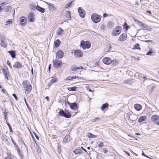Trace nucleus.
<instances>
[{"mask_svg":"<svg viewBox=\"0 0 159 159\" xmlns=\"http://www.w3.org/2000/svg\"><path fill=\"white\" fill-rule=\"evenodd\" d=\"M22 85L26 94H29L32 89V86L30 84V82L27 80H24L23 81Z\"/></svg>","mask_w":159,"mask_h":159,"instance_id":"nucleus-1","label":"nucleus"},{"mask_svg":"<svg viewBox=\"0 0 159 159\" xmlns=\"http://www.w3.org/2000/svg\"><path fill=\"white\" fill-rule=\"evenodd\" d=\"M102 16L97 13H93L91 15V19L93 22L97 23L100 21Z\"/></svg>","mask_w":159,"mask_h":159,"instance_id":"nucleus-2","label":"nucleus"},{"mask_svg":"<svg viewBox=\"0 0 159 159\" xmlns=\"http://www.w3.org/2000/svg\"><path fill=\"white\" fill-rule=\"evenodd\" d=\"M59 114L60 116L67 118H70L71 116V114L67 110L64 111L61 109L59 112Z\"/></svg>","mask_w":159,"mask_h":159,"instance_id":"nucleus-3","label":"nucleus"},{"mask_svg":"<svg viewBox=\"0 0 159 159\" xmlns=\"http://www.w3.org/2000/svg\"><path fill=\"white\" fill-rule=\"evenodd\" d=\"M80 46L84 50L89 49L91 47V43L89 41L85 42L84 40H82L81 42Z\"/></svg>","mask_w":159,"mask_h":159,"instance_id":"nucleus-4","label":"nucleus"},{"mask_svg":"<svg viewBox=\"0 0 159 159\" xmlns=\"http://www.w3.org/2000/svg\"><path fill=\"white\" fill-rule=\"evenodd\" d=\"M53 66L56 68H60L62 66V63L61 61L58 60H53Z\"/></svg>","mask_w":159,"mask_h":159,"instance_id":"nucleus-5","label":"nucleus"},{"mask_svg":"<svg viewBox=\"0 0 159 159\" xmlns=\"http://www.w3.org/2000/svg\"><path fill=\"white\" fill-rule=\"evenodd\" d=\"M121 32V27L120 26H117L115 30H114L112 33V35L116 36L119 35Z\"/></svg>","mask_w":159,"mask_h":159,"instance_id":"nucleus-6","label":"nucleus"},{"mask_svg":"<svg viewBox=\"0 0 159 159\" xmlns=\"http://www.w3.org/2000/svg\"><path fill=\"white\" fill-rule=\"evenodd\" d=\"M74 54L75 57L77 58H80L83 56V53L82 51L79 49L75 50H74Z\"/></svg>","mask_w":159,"mask_h":159,"instance_id":"nucleus-7","label":"nucleus"},{"mask_svg":"<svg viewBox=\"0 0 159 159\" xmlns=\"http://www.w3.org/2000/svg\"><path fill=\"white\" fill-rule=\"evenodd\" d=\"M151 119L153 122L158 125H159V116L155 115H152Z\"/></svg>","mask_w":159,"mask_h":159,"instance_id":"nucleus-8","label":"nucleus"},{"mask_svg":"<svg viewBox=\"0 0 159 159\" xmlns=\"http://www.w3.org/2000/svg\"><path fill=\"white\" fill-rule=\"evenodd\" d=\"M78 11L80 16L81 18H84L85 17V12L83 9L80 7L78 8Z\"/></svg>","mask_w":159,"mask_h":159,"instance_id":"nucleus-9","label":"nucleus"},{"mask_svg":"<svg viewBox=\"0 0 159 159\" xmlns=\"http://www.w3.org/2000/svg\"><path fill=\"white\" fill-rule=\"evenodd\" d=\"M35 15L33 12H31L29 14L28 16V20L31 22H33L34 21V18Z\"/></svg>","mask_w":159,"mask_h":159,"instance_id":"nucleus-10","label":"nucleus"},{"mask_svg":"<svg viewBox=\"0 0 159 159\" xmlns=\"http://www.w3.org/2000/svg\"><path fill=\"white\" fill-rule=\"evenodd\" d=\"M64 54V53L62 50H59L56 53V58L57 59H61L63 57Z\"/></svg>","mask_w":159,"mask_h":159,"instance_id":"nucleus-11","label":"nucleus"},{"mask_svg":"<svg viewBox=\"0 0 159 159\" xmlns=\"http://www.w3.org/2000/svg\"><path fill=\"white\" fill-rule=\"evenodd\" d=\"M127 38V34L125 33H124L120 35L118 39L119 41L122 42L125 40Z\"/></svg>","mask_w":159,"mask_h":159,"instance_id":"nucleus-12","label":"nucleus"},{"mask_svg":"<svg viewBox=\"0 0 159 159\" xmlns=\"http://www.w3.org/2000/svg\"><path fill=\"white\" fill-rule=\"evenodd\" d=\"M102 62L104 64L108 65L111 64V60L109 57H105L103 59Z\"/></svg>","mask_w":159,"mask_h":159,"instance_id":"nucleus-13","label":"nucleus"},{"mask_svg":"<svg viewBox=\"0 0 159 159\" xmlns=\"http://www.w3.org/2000/svg\"><path fill=\"white\" fill-rule=\"evenodd\" d=\"M26 18L25 16L21 17L20 19V24L22 26H25L26 25Z\"/></svg>","mask_w":159,"mask_h":159,"instance_id":"nucleus-14","label":"nucleus"},{"mask_svg":"<svg viewBox=\"0 0 159 159\" xmlns=\"http://www.w3.org/2000/svg\"><path fill=\"white\" fill-rule=\"evenodd\" d=\"M45 3L48 5L49 10L50 11H54L56 10V8L54 6L53 4L48 2H45Z\"/></svg>","mask_w":159,"mask_h":159,"instance_id":"nucleus-15","label":"nucleus"},{"mask_svg":"<svg viewBox=\"0 0 159 159\" xmlns=\"http://www.w3.org/2000/svg\"><path fill=\"white\" fill-rule=\"evenodd\" d=\"M1 41L0 42V44L2 47L6 48L7 47V43L5 41V38L4 37H2L0 38Z\"/></svg>","mask_w":159,"mask_h":159,"instance_id":"nucleus-16","label":"nucleus"},{"mask_svg":"<svg viewBox=\"0 0 159 159\" xmlns=\"http://www.w3.org/2000/svg\"><path fill=\"white\" fill-rule=\"evenodd\" d=\"M22 67V65L20 63L18 62H16L13 66V67L16 69H20Z\"/></svg>","mask_w":159,"mask_h":159,"instance_id":"nucleus-17","label":"nucleus"},{"mask_svg":"<svg viewBox=\"0 0 159 159\" xmlns=\"http://www.w3.org/2000/svg\"><path fill=\"white\" fill-rule=\"evenodd\" d=\"M70 108L73 110H75L78 109V104L75 102L71 103Z\"/></svg>","mask_w":159,"mask_h":159,"instance_id":"nucleus-18","label":"nucleus"},{"mask_svg":"<svg viewBox=\"0 0 159 159\" xmlns=\"http://www.w3.org/2000/svg\"><path fill=\"white\" fill-rule=\"evenodd\" d=\"M134 107L137 111H140L142 108V106L139 104H136L134 105Z\"/></svg>","mask_w":159,"mask_h":159,"instance_id":"nucleus-19","label":"nucleus"},{"mask_svg":"<svg viewBox=\"0 0 159 159\" xmlns=\"http://www.w3.org/2000/svg\"><path fill=\"white\" fill-rule=\"evenodd\" d=\"M11 56L12 58H14L16 57V52L14 50L8 51L7 52Z\"/></svg>","mask_w":159,"mask_h":159,"instance_id":"nucleus-20","label":"nucleus"},{"mask_svg":"<svg viewBox=\"0 0 159 159\" xmlns=\"http://www.w3.org/2000/svg\"><path fill=\"white\" fill-rule=\"evenodd\" d=\"M61 43V41L59 39H57L56 41H55L54 42V46L56 48H58L59 45H60Z\"/></svg>","mask_w":159,"mask_h":159,"instance_id":"nucleus-21","label":"nucleus"},{"mask_svg":"<svg viewBox=\"0 0 159 159\" xmlns=\"http://www.w3.org/2000/svg\"><path fill=\"white\" fill-rule=\"evenodd\" d=\"M70 137L68 135H66L63 139V141L64 143L68 142L70 141Z\"/></svg>","mask_w":159,"mask_h":159,"instance_id":"nucleus-22","label":"nucleus"},{"mask_svg":"<svg viewBox=\"0 0 159 159\" xmlns=\"http://www.w3.org/2000/svg\"><path fill=\"white\" fill-rule=\"evenodd\" d=\"M146 117L145 116H141L139 118L138 121L139 123H141L145 120L146 119Z\"/></svg>","mask_w":159,"mask_h":159,"instance_id":"nucleus-23","label":"nucleus"},{"mask_svg":"<svg viewBox=\"0 0 159 159\" xmlns=\"http://www.w3.org/2000/svg\"><path fill=\"white\" fill-rule=\"evenodd\" d=\"M119 63L118 61L116 59H114L111 60V63L112 66H114L117 65Z\"/></svg>","mask_w":159,"mask_h":159,"instance_id":"nucleus-24","label":"nucleus"},{"mask_svg":"<svg viewBox=\"0 0 159 159\" xmlns=\"http://www.w3.org/2000/svg\"><path fill=\"white\" fill-rule=\"evenodd\" d=\"M36 10L42 13H44L45 11V9L44 8L41 7L39 6H37Z\"/></svg>","mask_w":159,"mask_h":159,"instance_id":"nucleus-25","label":"nucleus"},{"mask_svg":"<svg viewBox=\"0 0 159 159\" xmlns=\"http://www.w3.org/2000/svg\"><path fill=\"white\" fill-rule=\"evenodd\" d=\"M108 106L109 105L107 103L103 104L101 107V110L102 111L105 110L106 108L108 107Z\"/></svg>","mask_w":159,"mask_h":159,"instance_id":"nucleus-26","label":"nucleus"},{"mask_svg":"<svg viewBox=\"0 0 159 159\" xmlns=\"http://www.w3.org/2000/svg\"><path fill=\"white\" fill-rule=\"evenodd\" d=\"M2 70L4 74H5L7 72H8L9 74L8 69L6 66H4V68L2 69Z\"/></svg>","mask_w":159,"mask_h":159,"instance_id":"nucleus-27","label":"nucleus"},{"mask_svg":"<svg viewBox=\"0 0 159 159\" xmlns=\"http://www.w3.org/2000/svg\"><path fill=\"white\" fill-rule=\"evenodd\" d=\"M10 7L9 5L3 7V10L5 12H8L10 9Z\"/></svg>","mask_w":159,"mask_h":159,"instance_id":"nucleus-28","label":"nucleus"},{"mask_svg":"<svg viewBox=\"0 0 159 159\" xmlns=\"http://www.w3.org/2000/svg\"><path fill=\"white\" fill-rule=\"evenodd\" d=\"M37 6L34 3L31 4L30 6V8L33 10H35L36 9Z\"/></svg>","mask_w":159,"mask_h":159,"instance_id":"nucleus-29","label":"nucleus"},{"mask_svg":"<svg viewBox=\"0 0 159 159\" xmlns=\"http://www.w3.org/2000/svg\"><path fill=\"white\" fill-rule=\"evenodd\" d=\"M78 69V67H77L76 65H74L71 66V70L73 71H75Z\"/></svg>","mask_w":159,"mask_h":159,"instance_id":"nucleus-30","label":"nucleus"},{"mask_svg":"<svg viewBox=\"0 0 159 159\" xmlns=\"http://www.w3.org/2000/svg\"><path fill=\"white\" fill-rule=\"evenodd\" d=\"M141 26L142 27V28L143 30H148L149 27L147 25H145L143 23L141 25Z\"/></svg>","mask_w":159,"mask_h":159,"instance_id":"nucleus-31","label":"nucleus"},{"mask_svg":"<svg viewBox=\"0 0 159 159\" xmlns=\"http://www.w3.org/2000/svg\"><path fill=\"white\" fill-rule=\"evenodd\" d=\"M81 151H82L80 149H76L74 150L73 152L75 154H77L79 153L81 154Z\"/></svg>","mask_w":159,"mask_h":159,"instance_id":"nucleus-32","label":"nucleus"},{"mask_svg":"<svg viewBox=\"0 0 159 159\" xmlns=\"http://www.w3.org/2000/svg\"><path fill=\"white\" fill-rule=\"evenodd\" d=\"M64 31L61 28L60 29L57 31V34L58 35H60Z\"/></svg>","mask_w":159,"mask_h":159,"instance_id":"nucleus-33","label":"nucleus"},{"mask_svg":"<svg viewBox=\"0 0 159 159\" xmlns=\"http://www.w3.org/2000/svg\"><path fill=\"white\" fill-rule=\"evenodd\" d=\"M107 26L109 28H111L113 26V24L112 22L109 21L107 23Z\"/></svg>","mask_w":159,"mask_h":159,"instance_id":"nucleus-34","label":"nucleus"},{"mask_svg":"<svg viewBox=\"0 0 159 159\" xmlns=\"http://www.w3.org/2000/svg\"><path fill=\"white\" fill-rule=\"evenodd\" d=\"M131 80L130 79H128L127 80H125L124 81L123 83L125 84H130L131 83Z\"/></svg>","mask_w":159,"mask_h":159,"instance_id":"nucleus-35","label":"nucleus"},{"mask_svg":"<svg viewBox=\"0 0 159 159\" xmlns=\"http://www.w3.org/2000/svg\"><path fill=\"white\" fill-rule=\"evenodd\" d=\"M76 89H77L76 87L75 86H74V87H71L68 88V89L69 91H75L76 90Z\"/></svg>","mask_w":159,"mask_h":159,"instance_id":"nucleus-36","label":"nucleus"},{"mask_svg":"<svg viewBox=\"0 0 159 159\" xmlns=\"http://www.w3.org/2000/svg\"><path fill=\"white\" fill-rule=\"evenodd\" d=\"M134 21L135 22L139 25L141 26L142 25V24H143V23H142V22H141L140 21L137 20L136 19H134Z\"/></svg>","mask_w":159,"mask_h":159,"instance_id":"nucleus-37","label":"nucleus"},{"mask_svg":"<svg viewBox=\"0 0 159 159\" xmlns=\"http://www.w3.org/2000/svg\"><path fill=\"white\" fill-rule=\"evenodd\" d=\"M124 29H125L126 30H127L128 28H129L130 27L126 23H125L124 24Z\"/></svg>","mask_w":159,"mask_h":159,"instance_id":"nucleus-38","label":"nucleus"},{"mask_svg":"<svg viewBox=\"0 0 159 159\" xmlns=\"http://www.w3.org/2000/svg\"><path fill=\"white\" fill-rule=\"evenodd\" d=\"M88 136L89 138L96 137V136L95 135L93 134L90 133H89L88 134Z\"/></svg>","mask_w":159,"mask_h":159,"instance_id":"nucleus-39","label":"nucleus"},{"mask_svg":"<svg viewBox=\"0 0 159 159\" xmlns=\"http://www.w3.org/2000/svg\"><path fill=\"white\" fill-rule=\"evenodd\" d=\"M19 156H20V157L22 159L24 157V155L22 154V152H21L20 149L19 150V151H17Z\"/></svg>","mask_w":159,"mask_h":159,"instance_id":"nucleus-40","label":"nucleus"},{"mask_svg":"<svg viewBox=\"0 0 159 159\" xmlns=\"http://www.w3.org/2000/svg\"><path fill=\"white\" fill-rule=\"evenodd\" d=\"M61 145L59 144H58L57 147V152L60 154V153L61 152Z\"/></svg>","mask_w":159,"mask_h":159,"instance_id":"nucleus-41","label":"nucleus"},{"mask_svg":"<svg viewBox=\"0 0 159 159\" xmlns=\"http://www.w3.org/2000/svg\"><path fill=\"white\" fill-rule=\"evenodd\" d=\"M2 139L4 141H7V138L5 134L2 135Z\"/></svg>","mask_w":159,"mask_h":159,"instance_id":"nucleus-42","label":"nucleus"},{"mask_svg":"<svg viewBox=\"0 0 159 159\" xmlns=\"http://www.w3.org/2000/svg\"><path fill=\"white\" fill-rule=\"evenodd\" d=\"M24 101L25 102V104H26V105L27 107L28 108V110L30 111H31V108L29 106V105L28 104L26 101V100L25 99V98H24Z\"/></svg>","mask_w":159,"mask_h":159,"instance_id":"nucleus-43","label":"nucleus"},{"mask_svg":"<svg viewBox=\"0 0 159 159\" xmlns=\"http://www.w3.org/2000/svg\"><path fill=\"white\" fill-rule=\"evenodd\" d=\"M100 118L99 117H96V118H95L94 119H93L92 120V122H95L96 121H98L100 120Z\"/></svg>","mask_w":159,"mask_h":159,"instance_id":"nucleus-44","label":"nucleus"},{"mask_svg":"<svg viewBox=\"0 0 159 159\" xmlns=\"http://www.w3.org/2000/svg\"><path fill=\"white\" fill-rule=\"evenodd\" d=\"M66 16L68 18H71L70 12L69 11H67L66 12Z\"/></svg>","mask_w":159,"mask_h":159,"instance_id":"nucleus-45","label":"nucleus"},{"mask_svg":"<svg viewBox=\"0 0 159 159\" xmlns=\"http://www.w3.org/2000/svg\"><path fill=\"white\" fill-rule=\"evenodd\" d=\"M134 49H140L139 47V44L138 43L134 45Z\"/></svg>","mask_w":159,"mask_h":159,"instance_id":"nucleus-46","label":"nucleus"},{"mask_svg":"<svg viewBox=\"0 0 159 159\" xmlns=\"http://www.w3.org/2000/svg\"><path fill=\"white\" fill-rule=\"evenodd\" d=\"M153 53V51L152 49H150L149 51L147 52L146 55H151Z\"/></svg>","mask_w":159,"mask_h":159,"instance_id":"nucleus-47","label":"nucleus"},{"mask_svg":"<svg viewBox=\"0 0 159 159\" xmlns=\"http://www.w3.org/2000/svg\"><path fill=\"white\" fill-rule=\"evenodd\" d=\"M57 81V80L55 78H52V79L50 81L52 84L56 82Z\"/></svg>","mask_w":159,"mask_h":159,"instance_id":"nucleus-48","label":"nucleus"},{"mask_svg":"<svg viewBox=\"0 0 159 159\" xmlns=\"http://www.w3.org/2000/svg\"><path fill=\"white\" fill-rule=\"evenodd\" d=\"M72 2V1L68 3L66 5L65 7V8H66L70 7V5L71 4Z\"/></svg>","mask_w":159,"mask_h":159,"instance_id":"nucleus-49","label":"nucleus"},{"mask_svg":"<svg viewBox=\"0 0 159 159\" xmlns=\"http://www.w3.org/2000/svg\"><path fill=\"white\" fill-rule=\"evenodd\" d=\"M7 4V3L5 2L0 4L1 6L3 8V7L6 6V5Z\"/></svg>","mask_w":159,"mask_h":159,"instance_id":"nucleus-50","label":"nucleus"},{"mask_svg":"<svg viewBox=\"0 0 159 159\" xmlns=\"http://www.w3.org/2000/svg\"><path fill=\"white\" fill-rule=\"evenodd\" d=\"M5 75V78L7 79V80H8V77H9V75H10L9 74L8 72L6 73L5 74H4Z\"/></svg>","mask_w":159,"mask_h":159,"instance_id":"nucleus-51","label":"nucleus"},{"mask_svg":"<svg viewBox=\"0 0 159 159\" xmlns=\"http://www.w3.org/2000/svg\"><path fill=\"white\" fill-rule=\"evenodd\" d=\"M135 1V3L136 5H138L139 2L141 1V0H134Z\"/></svg>","mask_w":159,"mask_h":159,"instance_id":"nucleus-52","label":"nucleus"},{"mask_svg":"<svg viewBox=\"0 0 159 159\" xmlns=\"http://www.w3.org/2000/svg\"><path fill=\"white\" fill-rule=\"evenodd\" d=\"M103 145L104 144L102 142H100V143L98 145V146L100 148L102 147Z\"/></svg>","mask_w":159,"mask_h":159,"instance_id":"nucleus-53","label":"nucleus"},{"mask_svg":"<svg viewBox=\"0 0 159 159\" xmlns=\"http://www.w3.org/2000/svg\"><path fill=\"white\" fill-rule=\"evenodd\" d=\"M12 96L16 100V101L18 100V98H17V96L15 94L13 93L12 94Z\"/></svg>","mask_w":159,"mask_h":159,"instance_id":"nucleus-54","label":"nucleus"},{"mask_svg":"<svg viewBox=\"0 0 159 159\" xmlns=\"http://www.w3.org/2000/svg\"><path fill=\"white\" fill-rule=\"evenodd\" d=\"M12 23V21L9 20L6 22L7 24L5 25H7L8 24H11Z\"/></svg>","mask_w":159,"mask_h":159,"instance_id":"nucleus-55","label":"nucleus"},{"mask_svg":"<svg viewBox=\"0 0 159 159\" xmlns=\"http://www.w3.org/2000/svg\"><path fill=\"white\" fill-rule=\"evenodd\" d=\"M8 156V158L9 159H13L12 157H11L8 153H7Z\"/></svg>","mask_w":159,"mask_h":159,"instance_id":"nucleus-56","label":"nucleus"},{"mask_svg":"<svg viewBox=\"0 0 159 159\" xmlns=\"http://www.w3.org/2000/svg\"><path fill=\"white\" fill-rule=\"evenodd\" d=\"M34 133V136H35L36 139L38 140H39V137L38 136V135L36 134V133L35 132H33Z\"/></svg>","mask_w":159,"mask_h":159,"instance_id":"nucleus-57","label":"nucleus"},{"mask_svg":"<svg viewBox=\"0 0 159 159\" xmlns=\"http://www.w3.org/2000/svg\"><path fill=\"white\" fill-rule=\"evenodd\" d=\"M72 80V79H71V76H70L67 77L66 79V80Z\"/></svg>","mask_w":159,"mask_h":159,"instance_id":"nucleus-58","label":"nucleus"},{"mask_svg":"<svg viewBox=\"0 0 159 159\" xmlns=\"http://www.w3.org/2000/svg\"><path fill=\"white\" fill-rule=\"evenodd\" d=\"M14 146L15 147L16 149H17V151H19V150L20 149V148H19L18 146L17 145H16Z\"/></svg>","mask_w":159,"mask_h":159,"instance_id":"nucleus-59","label":"nucleus"},{"mask_svg":"<svg viewBox=\"0 0 159 159\" xmlns=\"http://www.w3.org/2000/svg\"><path fill=\"white\" fill-rule=\"evenodd\" d=\"M103 150L105 154H106V153H107L108 152V150L106 149H105V148H103Z\"/></svg>","mask_w":159,"mask_h":159,"instance_id":"nucleus-60","label":"nucleus"},{"mask_svg":"<svg viewBox=\"0 0 159 159\" xmlns=\"http://www.w3.org/2000/svg\"><path fill=\"white\" fill-rule=\"evenodd\" d=\"M78 78H79V77L78 76H71L72 80Z\"/></svg>","mask_w":159,"mask_h":159,"instance_id":"nucleus-61","label":"nucleus"},{"mask_svg":"<svg viewBox=\"0 0 159 159\" xmlns=\"http://www.w3.org/2000/svg\"><path fill=\"white\" fill-rule=\"evenodd\" d=\"M11 141L12 142V143H13L14 145V146H15V145H16V143H15V142L14 141V140H13V139L11 137Z\"/></svg>","mask_w":159,"mask_h":159,"instance_id":"nucleus-62","label":"nucleus"},{"mask_svg":"<svg viewBox=\"0 0 159 159\" xmlns=\"http://www.w3.org/2000/svg\"><path fill=\"white\" fill-rule=\"evenodd\" d=\"M108 16V15L106 13H104L103 14V17H104V18H105V17H107V16Z\"/></svg>","mask_w":159,"mask_h":159,"instance_id":"nucleus-63","label":"nucleus"},{"mask_svg":"<svg viewBox=\"0 0 159 159\" xmlns=\"http://www.w3.org/2000/svg\"><path fill=\"white\" fill-rule=\"evenodd\" d=\"M7 65L9 66H11V63L9 61H7Z\"/></svg>","mask_w":159,"mask_h":159,"instance_id":"nucleus-64","label":"nucleus"}]
</instances>
